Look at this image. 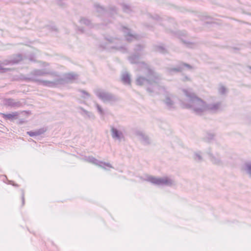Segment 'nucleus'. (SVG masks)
Here are the masks:
<instances>
[{"instance_id":"1","label":"nucleus","mask_w":251,"mask_h":251,"mask_svg":"<svg viewBox=\"0 0 251 251\" xmlns=\"http://www.w3.org/2000/svg\"><path fill=\"white\" fill-rule=\"evenodd\" d=\"M145 180L158 185H167L171 186L175 184L174 181L168 177L156 178L152 176H147Z\"/></svg>"},{"instance_id":"2","label":"nucleus","mask_w":251,"mask_h":251,"mask_svg":"<svg viewBox=\"0 0 251 251\" xmlns=\"http://www.w3.org/2000/svg\"><path fill=\"white\" fill-rule=\"evenodd\" d=\"M190 102L196 112H202L205 109V102L197 97L192 98Z\"/></svg>"},{"instance_id":"3","label":"nucleus","mask_w":251,"mask_h":251,"mask_svg":"<svg viewBox=\"0 0 251 251\" xmlns=\"http://www.w3.org/2000/svg\"><path fill=\"white\" fill-rule=\"evenodd\" d=\"M18 115V113L17 112H15L11 114H4L3 117L5 119L13 120L14 119L17 118Z\"/></svg>"},{"instance_id":"4","label":"nucleus","mask_w":251,"mask_h":251,"mask_svg":"<svg viewBox=\"0 0 251 251\" xmlns=\"http://www.w3.org/2000/svg\"><path fill=\"white\" fill-rule=\"evenodd\" d=\"M122 80L126 83L130 84V76L128 74H124L122 76Z\"/></svg>"},{"instance_id":"5","label":"nucleus","mask_w":251,"mask_h":251,"mask_svg":"<svg viewBox=\"0 0 251 251\" xmlns=\"http://www.w3.org/2000/svg\"><path fill=\"white\" fill-rule=\"evenodd\" d=\"M112 136L113 137L118 138H120L119 133L116 129L112 128Z\"/></svg>"},{"instance_id":"6","label":"nucleus","mask_w":251,"mask_h":251,"mask_svg":"<svg viewBox=\"0 0 251 251\" xmlns=\"http://www.w3.org/2000/svg\"><path fill=\"white\" fill-rule=\"evenodd\" d=\"M145 80V78L143 77H139L136 80L137 84L138 85H141L143 84Z\"/></svg>"},{"instance_id":"7","label":"nucleus","mask_w":251,"mask_h":251,"mask_svg":"<svg viewBox=\"0 0 251 251\" xmlns=\"http://www.w3.org/2000/svg\"><path fill=\"white\" fill-rule=\"evenodd\" d=\"M21 195H22V206H24L25 203V191L23 189H21Z\"/></svg>"},{"instance_id":"8","label":"nucleus","mask_w":251,"mask_h":251,"mask_svg":"<svg viewBox=\"0 0 251 251\" xmlns=\"http://www.w3.org/2000/svg\"><path fill=\"white\" fill-rule=\"evenodd\" d=\"M1 177H2V180L5 182V180H7V178L6 176H5V175H2Z\"/></svg>"},{"instance_id":"9","label":"nucleus","mask_w":251,"mask_h":251,"mask_svg":"<svg viewBox=\"0 0 251 251\" xmlns=\"http://www.w3.org/2000/svg\"><path fill=\"white\" fill-rule=\"evenodd\" d=\"M250 176H251V173H250Z\"/></svg>"}]
</instances>
